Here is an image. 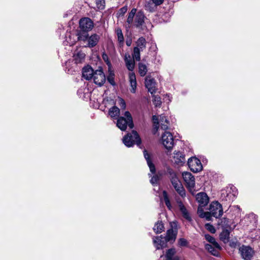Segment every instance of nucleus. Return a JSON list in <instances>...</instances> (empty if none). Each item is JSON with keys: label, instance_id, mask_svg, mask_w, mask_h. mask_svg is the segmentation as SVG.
Here are the masks:
<instances>
[{"label": "nucleus", "instance_id": "1", "mask_svg": "<svg viewBox=\"0 0 260 260\" xmlns=\"http://www.w3.org/2000/svg\"><path fill=\"white\" fill-rule=\"evenodd\" d=\"M124 60L126 68L131 71L128 74L129 82L131 86L130 90L132 93H135L137 84L136 75L133 72L135 68V62L134 60L131 58L129 54H126L125 55Z\"/></svg>", "mask_w": 260, "mask_h": 260}, {"label": "nucleus", "instance_id": "2", "mask_svg": "<svg viewBox=\"0 0 260 260\" xmlns=\"http://www.w3.org/2000/svg\"><path fill=\"white\" fill-rule=\"evenodd\" d=\"M123 142L125 146L130 147L135 144L140 145L141 143V140L136 131H133L132 133H128L123 138Z\"/></svg>", "mask_w": 260, "mask_h": 260}, {"label": "nucleus", "instance_id": "3", "mask_svg": "<svg viewBox=\"0 0 260 260\" xmlns=\"http://www.w3.org/2000/svg\"><path fill=\"white\" fill-rule=\"evenodd\" d=\"M124 116L125 117H120L117 122V126L122 131L125 130L127 126L130 128L134 127L133 119L130 113L128 111L125 112Z\"/></svg>", "mask_w": 260, "mask_h": 260}, {"label": "nucleus", "instance_id": "4", "mask_svg": "<svg viewBox=\"0 0 260 260\" xmlns=\"http://www.w3.org/2000/svg\"><path fill=\"white\" fill-rule=\"evenodd\" d=\"M171 175V181L172 185L174 187L176 191L180 194L181 197L185 196V189L181 182L177 177L176 174L174 173H172L170 174Z\"/></svg>", "mask_w": 260, "mask_h": 260}, {"label": "nucleus", "instance_id": "5", "mask_svg": "<svg viewBox=\"0 0 260 260\" xmlns=\"http://www.w3.org/2000/svg\"><path fill=\"white\" fill-rule=\"evenodd\" d=\"M159 120L158 117L154 115L152 117V120L154 123V128L157 131L159 128V123H160L161 129L166 130L168 128L169 125V121L167 119L166 117L163 115L159 116Z\"/></svg>", "mask_w": 260, "mask_h": 260}, {"label": "nucleus", "instance_id": "6", "mask_svg": "<svg viewBox=\"0 0 260 260\" xmlns=\"http://www.w3.org/2000/svg\"><path fill=\"white\" fill-rule=\"evenodd\" d=\"M209 210L216 218L220 217L223 213L222 205L217 201L212 202L210 204Z\"/></svg>", "mask_w": 260, "mask_h": 260}, {"label": "nucleus", "instance_id": "7", "mask_svg": "<svg viewBox=\"0 0 260 260\" xmlns=\"http://www.w3.org/2000/svg\"><path fill=\"white\" fill-rule=\"evenodd\" d=\"M161 141L163 145L167 149H171L174 146V139L172 134L169 132H165L162 135Z\"/></svg>", "mask_w": 260, "mask_h": 260}, {"label": "nucleus", "instance_id": "8", "mask_svg": "<svg viewBox=\"0 0 260 260\" xmlns=\"http://www.w3.org/2000/svg\"><path fill=\"white\" fill-rule=\"evenodd\" d=\"M188 165L190 170L193 172H199L203 168L200 160L195 157L188 159Z\"/></svg>", "mask_w": 260, "mask_h": 260}, {"label": "nucleus", "instance_id": "9", "mask_svg": "<svg viewBox=\"0 0 260 260\" xmlns=\"http://www.w3.org/2000/svg\"><path fill=\"white\" fill-rule=\"evenodd\" d=\"M102 57L104 61L106 63L107 65L108 66L109 75L107 77V80L112 85H114V73L113 67L110 62L109 58L108 55L105 53H103Z\"/></svg>", "mask_w": 260, "mask_h": 260}, {"label": "nucleus", "instance_id": "10", "mask_svg": "<svg viewBox=\"0 0 260 260\" xmlns=\"http://www.w3.org/2000/svg\"><path fill=\"white\" fill-rule=\"evenodd\" d=\"M239 250L242 257L245 260H250L254 253L253 250L248 246L242 245Z\"/></svg>", "mask_w": 260, "mask_h": 260}, {"label": "nucleus", "instance_id": "11", "mask_svg": "<svg viewBox=\"0 0 260 260\" xmlns=\"http://www.w3.org/2000/svg\"><path fill=\"white\" fill-rule=\"evenodd\" d=\"M104 104L105 108L104 110L105 113H107L108 117L111 119H114V100L112 99H106L104 100Z\"/></svg>", "mask_w": 260, "mask_h": 260}, {"label": "nucleus", "instance_id": "12", "mask_svg": "<svg viewBox=\"0 0 260 260\" xmlns=\"http://www.w3.org/2000/svg\"><path fill=\"white\" fill-rule=\"evenodd\" d=\"M182 177L189 190L193 189L195 185V179L193 176L189 172H183Z\"/></svg>", "mask_w": 260, "mask_h": 260}, {"label": "nucleus", "instance_id": "13", "mask_svg": "<svg viewBox=\"0 0 260 260\" xmlns=\"http://www.w3.org/2000/svg\"><path fill=\"white\" fill-rule=\"evenodd\" d=\"M93 80L95 84L101 86L106 81L105 76L102 70H97L94 72Z\"/></svg>", "mask_w": 260, "mask_h": 260}, {"label": "nucleus", "instance_id": "14", "mask_svg": "<svg viewBox=\"0 0 260 260\" xmlns=\"http://www.w3.org/2000/svg\"><path fill=\"white\" fill-rule=\"evenodd\" d=\"M79 25L81 29L84 31L91 30L93 26L92 21L89 18H83L80 19Z\"/></svg>", "mask_w": 260, "mask_h": 260}, {"label": "nucleus", "instance_id": "15", "mask_svg": "<svg viewBox=\"0 0 260 260\" xmlns=\"http://www.w3.org/2000/svg\"><path fill=\"white\" fill-rule=\"evenodd\" d=\"M196 199L199 205L202 207H205L209 202V198L207 193L204 192H200L196 196Z\"/></svg>", "mask_w": 260, "mask_h": 260}, {"label": "nucleus", "instance_id": "16", "mask_svg": "<svg viewBox=\"0 0 260 260\" xmlns=\"http://www.w3.org/2000/svg\"><path fill=\"white\" fill-rule=\"evenodd\" d=\"M222 194H226V200H233L237 195L238 191L236 189V187L234 186L228 187L226 188V189L222 193Z\"/></svg>", "mask_w": 260, "mask_h": 260}, {"label": "nucleus", "instance_id": "17", "mask_svg": "<svg viewBox=\"0 0 260 260\" xmlns=\"http://www.w3.org/2000/svg\"><path fill=\"white\" fill-rule=\"evenodd\" d=\"M172 161L179 166H182L185 161V156L181 152L175 151Z\"/></svg>", "mask_w": 260, "mask_h": 260}, {"label": "nucleus", "instance_id": "18", "mask_svg": "<svg viewBox=\"0 0 260 260\" xmlns=\"http://www.w3.org/2000/svg\"><path fill=\"white\" fill-rule=\"evenodd\" d=\"M145 86L151 94L155 92L156 90V84L153 78L147 77L145 79Z\"/></svg>", "mask_w": 260, "mask_h": 260}, {"label": "nucleus", "instance_id": "19", "mask_svg": "<svg viewBox=\"0 0 260 260\" xmlns=\"http://www.w3.org/2000/svg\"><path fill=\"white\" fill-rule=\"evenodd\" d=\"M153 244L157 249H162L165 247L167 245V241L165 237L162 236L155 237L153 238Z\"/></svg>", "mask_w": 260, "mask_h": 260}, {"label": "nucleus", "instance_id": "20", "mask_svg": "<svg viewBox=\"0 0 260 260\" xmlns=\"http://www.w3.org/2000/svg\"><path fill=\"white\" fill-rule=\"evenodd\" d=\"M94 72L92 68L90 66H86L83 69L82 77L86 80H90L93 77Z\"/></svg>", "mask_w": 260, "mask_h": 260}, {"label": "nucleus", "instance_id": "21", "mask_svg": "<svg viewBox=\"0 0 260 260\" xmlns=\"http://www.w3.org/2000/svg\"><path fill=\"white\" fill-rule=\"evenodd\" d=\"M177 236V231L172 229L167 231L166 236L165 237L167 242H173L175 241Z\"/></svg>", "mask_w": 260, "mask_h": 260}, {"label": "nucleus", "instance_id": "22", "mask_svg": "<svg viewBox=\"0 0 260 260\" xmlns=\"http://www.w3.org/2000/svg\"><path fill=\"white\" fill-rule=\"evenodd\" d=\"M144 155L145 158L147 160V162L148 166L149 167L150 172L152 174H155V166L151 161L150 155L147 153V152L146 150H145L144 151Z\"/></svg>", "mask_w": 260, "mask_h": 260}, {"label": "nucleus", "instance_id": "23", "mask_svg": "<svg viewBox=\"0 0 260 260\" xmlns=\"http://www.w3.org/2000/svg\"><path fill=\"white\" fill-rule=\"evenodd\" d=\"M145 16L142 12H139L136 14L135 23L137 27H139L143 25L144 22Z\"/></svg>", "mask_w": 260, "mask_h": 260}, {"label": "nucleus", "instance_id": "24", "mask_svg": "<svg viewBox=\"0 0 260 260\" xmlns=\"http://www.w3.org/2000/svg\"><path fill=\"white\" fill-rule=\"evenodd\" d=\"M180 210L181 212L183 217L188 221L192 220L191 217L186 208L182 204L179 205Z\"/></svg>", "mask_w": 260, "mask_h": 260}, {"label": "nucleus", "instance_id": "25", "mask_svg": "<svg viewBox=\"0 0 260 260\" xmlns=\"http://www.w3.org/2000/svg\"><path fill=\"white\" fill-rule=\"evenodd\" d=\"M160 201H164L166 205L169 210H171L172 206L168 193L166 191L164 190L160 197Z\"/></svg>", "mask_w": 260, "mask_h": 260}, {"label": "nucleus", "instance_id": "26", "mask_svg": "<svg viewBox=\"0 0 260 260\" xmlns=\"http://www.w3.org/2000/svg\"><path fill=\"white\" fill-rule=\"evenodd\" d=\"M205 248L206 249L210 252L212 255L218 256L219 253H218V250H220L221 248L220 249H218L216 247H215L214 246H213L212 244H206L205 245Z\"/></svg>", "mask_w": 260, "mask_h": 260}, {"label": "nucleus", "instance_id": "27", "mask_svg": "<svg viewBox=\"0 0 260 260\" xmlns=\"http://www.w3.org/2000/svg\"><path fill=\"white\" fill-rule=\"evenodd\" d=\"M99 40V37L98 35L94 34L91 36L88 39V46L89 47H93L95 46Z\"/></svg>", "mask_w": 260, "mask_h": 260}, {"label": "nucleus", "instance_id": "28", "mask_svg": "<svg viewBox=\"0 0 260 260\" xmlns=\"http://www.w3.org/2000/svg\"><path fill=\"white\" fill-rule=\"evenodd\" d=\"M85 55L82 52H78L73 56L74 60L76 64L81 63L84 59Z\"/></svg>", "mask_w": 260, "mask_h": 260}, {"label": "nucleus", "instance_id": "29", "mask_svg": "<svg viewBox=\"0 0 260 260\" xmlns=\"http://www.w3.org/2000/svg\"><path fill=\"white\" fill-rule=\"evenodd\" d=\"M147 66L142 62H139L138 64V72L140 75L144 77L147 74Z\"/></svg>", "mask_w": 260, "mask_h": 260}, {"label": "nucleus", "instance_id": "30", "mask_svg": "<svg viewBox=\"0 0 260 260\" xmlns=\"http://www.w3.org/2000/svg\"><path fill=\"white\" fill-rule=\"evenodd\" d=\"M157 7L158 6L155 5V4H154L153 2L151 1V0L146 2L145 5V9L151 12L155 11Z\"/></svg>", "mask_w": 260, "mask_h": 260}, {"label": "nucleus", "instance_id": "31", "mask_svg": "<svg viewBox=\"0 0 260 260\" xmlns=\"http://www.w3.org/2000/svg\"><path fill=\"white\" fill-rule=\"evenodd\" d=\"M176 250L174 248L170 249L168 250L166 256L169 260H179L178 256H174Z\"/></svg>", "mask_w": 260, "mask_h": 260}, {"label": "nucleus", "instance_id": "32", "mask_svg": "<svg viewBox=\"0 0 260 260\" xmlns=\"http://www.w3.org/2000/svg\"><path fill=\"white\" fill-rule=\"evenodd\" d=\"M205 239L211 244V245L212 244L218 249L220 248V245L217 242H216L215 239L213 237L209 234H206L205 235Z\"/></svg>", "mask_w": 260, "mask_h": 260}, {"label": "nucleus", "instance_id": "33", "mask_svg": "<svg viewBox=\"0 0 260 260\" xmlns=\"http://www.w3.org/2000/svg\"><path fill=\"white\" fill-rule=\"evenodd\" d=\"M146 40L145 39L141 37L139 38L137 42V46L136 47H139L141 51H143L146 47Z\"/></svg>", "mask_w": 260, "mask_h": 260}, {"label": "nucleus", "instance_id": "34", "mask_svg": "<svg viewBox=\"0 0 260 260\" xmlns=\"http://www.w3.org/2000/svg\"><path fill=\"white\" fill-rule=\"evenodd\" d=\"M153 230L157 234L161 233L164 230V226L162 222H157L154 225Z\"/></svg>", "mask_w": 260, "mask_h": 260}, {"label": "nucleus", "instance_id": "35", "mask_svg": "<svg viewBox=\"0 0 260 260\" xmlns=\"http://www.w3.org/2000/svg\"><path fill=\"white\" fill-rule=\"evenodd\" d=\"M141 50L139 47H135L133 53V57L137 61H139L141 59L140 52Z\"/></svg>", "mask_w": 260, "mask_h": 260}, {"label": "nucleus", "instance_id": "36", "mask_svg": "<svg viewBox=\"0 0 260 260\" xmlns=\"http://www.w3.org/2000/svg\"><path fill=\"white\" fill-rule=\"evenodd\" d=\"M118 41L120 45H122L124 41V38L122 32V31L120 29H117L116 30Z\"/></svg>", "mask_w": 260, "mask_h": 260}, {"label": "nucleus", "instance_id": "37", "mask_svg": "<svg viewBox=\"0 0 260 260\" xmlns=\"http://www.w3.org/2000/svg\"><path fill=\"white\" fill-rule=\"evenodd\" d=\"M230 232L228 230H225L223 231L221 234L220 235V239L224 241L225 242V241H228L229 238Z\"/></svg>", "mask_w": 260, "mask_h": 260}, {"label": "nucleus", "instance_id": "38", "mask_svg": "<svg viewBox=\"0 0 260 260\" xmlns=\"http://www.w3.org/2000/svg\"><path fill=\"white\" fill-rule=\"evenodd\" d=\"M136 13V9H133L130 13H129L128 18L127 19V22L131 24L132 23L133 21L134 17Z\"/></svg>", "mask_w": 260, "mask_h": 260}, {"label": "nucleus", "instance_id": "39", "mask_svg": "<svg viewBox=\"0 0 260 260\" xmlns=\"http://www.w3.org/2000/svg\"><path fill=\"white\" fill-rule=\"evenodd\" d=\"M77 36H74V35H71L69 36L68 38H67V42L69 44L70 46L73 45L75 42H76V39H75Z\"/></svg>", "mask_w": 260, "mask_h": 260}, {"label": "nucleus", "instance_id": "40", "mask_svg": "<svg viewBox=\"0 0 260 260\" xmlns=\"http://www.w3.org/2000/svg\"><path fill=\"white\" fill-rule=\"evenodd\" d=\"M117 104L120 106V108L122 110H124L126 107V104L125 101L121 98L118 97L116 100Z\"/></svg>", "mask_w": 260, "mask_h": 260}, {"label": "nucleus", "instance_id": "41", "mask_svg": "<svg viewBox=\"0 0 260 260\" xmlns=\"http://www.w3.org/2000/svg\"><path fill=\"white\" fill-rule=\"evenodd\" d=\"M95 3L96 7L99 10H103L105 8L104 0H95Z\"/></svg>", "mask_w": 260, "mask_h": 260}, {"label": "nucleus", "instance_id": "42", "mask_svg": "<svg viewBox=\"0 0 260 260\" xmlns=\"http://www.w3.org/2000/svg\"><path fill=\"white\" fill-rule=\"evenodd\" d=\"M153 104L155 106H159L161 104V99L158 95L153 96Z\"/></svg>", "mask_w": 260, "mask_h": 260}, {"label": "nucleus", "instance_id": "43", "mask_svg": "<svg viewBox=\"0 0 260 260\" xmlns=\"http://www.w3.org/2000/svg\"><path fill=\"white\" fill-rule=\"evenodd\" d=\"M127 7H123L121 8L117 12V17H119L120 16H122L124 14H125L127 11Z\"/></svg>", "mask_w": 260, "mask_h": 260}, {"label": "nucleus", "instance_id": "44", "mask_svg": "<svg viewBox=\"0 0 260 260\" xmlns=\"http://www.w3.org/2000/svg\"><path fill=\"white\" fill-rule=\"evenodd\" d=\"M206 229L212 233H215L216 230L214 227L210 223H207L205 224Z\"/></svg>", "mask_w": 260, "mask_h": 260}, {"label": "nucleus", "instance_id": "45", "mask_svg": "<svg viewBox=\"0 0 260 260\" xmlns=\"http://www.w3.org/2000/svg\"><path fill=\"white\" fill-rule=\"evenodd\" d=\"M212 216V213L209 211V212H205L201 218H205L206 220L210 221L211 220Z\"/></svg>", "mask_w": 260, "mask_h": 260}, {"label": "nucleus", "instance_id": "46", "mask_svg": "<svg viewBox=\"0 0 260 260\" xmlns=\"http://www.w3.org/2000/svg\"><path fill=\"white\" fill-rule=\"evenodd\" d=\"M178 245L180 246H186L187 245V241L184 238H180L178 240Z\"/></svg>", "mask_w": 260, "mask_h": 260}, {"label": "nucleus", "instance_id": "47", "mask_svg": "<svg viewBox=\"0 0 260 260\" xmlns=\"http://www.w3.org/2000/svg\"><path fill=\"white\" fill-rule=\"evenodd\" d=\"M87 38V36L85 33H80L77 35V40H84Z\"/></svg>", "mask_w": 260, "mask_h": 260}, {"label": "nucleus", "instance_id": "48", "mask_svg": "<svg viewBox=\"0 0 260 260\" xmlns=\"http://www.w3.org/2000/svg\"><path fill=\"white\" fill-rule=\"evenodd\" d=\"M203 207L200 206V205H199V207L198 209V214L201 218L204 215V214L206 212L204 211Z\"/></svg>", "mask_w": 260, "mask_h": 260}, {"label": "nucleus", "instance_id": "49", "mask_svg": "<svg viewBox=\"0 0 260 260\" xmlns=\"http://www.w3.org/2000/svg\"><path fill=\"white\" fill-rule=\"evenodd\" d=\"M158 180V177L156 175H155L151 178L150 180V182L152 184L154 185L157 183Z\"/></svg>", "mask_w": 260, "mask_h": 260}, {"label": "nucleus", "instance_id": "50", "mask_svg": "<svg viewBox=\"0 0 260 260\" xmlns=\"http://www.w3.org/2000/svg\"><path fill=\"white\" fill-rule=\"evenodd\" d=\"M164 1L165 0H151V1L153 2V3L158 6L161 5L164 3Z\"/></svg>", "mask_w": 260, "mask_h": 260}, {"label": "nucleus", "instance_id": "51", "mask_svg": "<svg viewBox=\"0 0 260 260\" xmlns=\"http://www.w3.org/2000/svg\"><path fill=\"white\" fill-rule=\"evenodd\" d=\"M120 110L118 108L115 106V115L119 114Z\"/></svg>", "mask_w": 260, "mask_h": 260}, {"label": "nucleus", "instance_id": "52", "mask_svg": "<svg viewBox=\"0 0 260 260\" xmlns=\"http://www.w3.org/2000/svg\"><path fill=\"white\" fill-rule=\"evenodd\" d=\"M237 245V243L234 242H230V246L233 247H235Z\"/></svg>", "mask_w": 260, "mask_h": 260}, {"label": "nucleus", "instance_id": "53", "mask_svg": "<svg viewBox=\"0 0 260 260\" xmlns=\"http://www.w3.org/2000/svg\"><path fill=\"white\" fill-rule=\"evenodd\" d=\"M126 43L128 46H129L131 44V41H126Z\"/></svg>", "mask_w": 260, "mask_h": 260}]
</instances>
